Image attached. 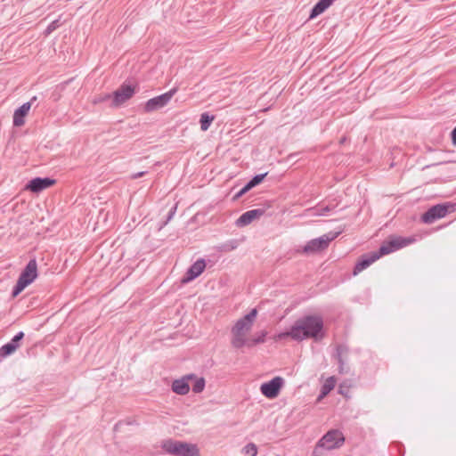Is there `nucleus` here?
Here are the masks:
<instances>
[{
	"mask_svg": "<svg viewBox=\"0 0 456 456\" xmlns=\"http://www.w3.org/2000/svg\"><path fill=\"white\" fill-rule=\"evenodd\" d=\"M336 0H319L312 8L309 19H314L324 12Z\"/></svg>",
	"mask_w": 456,
	"mask_h": 456,
	"instance_id": "nucleus-17",
	"label": "nucleus"
},
{
	"mask_svg": "<svg viewBox=\"0 0 456 456\" xmlns=\"http://www.w3.org/2000/svg\"><path fill=\"white\" fill-rule=\"evenodd\" d=\"M336 379L334 377H330L322 387L321 396H324L329 394L335 387Z\"/></svg>",
	"mask_w": 456,
	"mask_h": 456,
	"instance_id": "nucleus-21",
	"label": "nucleus"
},
{
	"mask_svg": "<svg viewBox=\"0 0 456 456\" xmlns=\"http://www.w3.org/2000/svg\"><path fill=\"white\" fill-rule=\"evenodd\" d=\"M266 334H267L266 331H265V330L261 331V333L258 336H256V338L248 339L247 346L252 347L257 344L264 343L265 340Z\"/></svg>",
	"mask_w": 456,
	"mask_h": 456,
	"instance_id": "nucleus-23",
	"label": "nucleus"
},
{
	"mask_svg": "<svg viewBox=\"0 0 456 456\" xmlns=\"http://www.w3.org/2000/svg\"><path fill=\"white\" fill-rule=\"evenodd\" d=\"M23 338H24V332L20 331L11 339L10 343L12 345H16L17 348H19L20 342L23 339Z\"/></svg>",
	"mask_w": 456,
	"mask_h": 456,
	"instance_id": "nucleus-29",
	"label": "nucleus"
},
{
	"mask_svg": "<svg viewBox=\"0 0 456 456\" xmlns=\"http://www.w3.org/2000/svg\"><path fill=\"white\" fill-rule=\"evenodd\" d=\"M55 183V180L49 177H36L28 182L26 190L38 193L43 190L51 187Z\"/></svg>",
	"mask_w": 456,
	"mask_h": 456,
	"instance_id": "nucleus-14",
	"label": "nucleus"
},
{
	"mask_svg": "<svg viewBox=\"0 0 456 456\" xmlns=\"http://www.w3.org/2000/svg\"><path fill=\"white\" fill-rule=\"evenodd\" d=\"M17 346L12 345L10 342L6 343L5 345L2 346L0 348V356L4 358L12 354H13L17 350Z\"/></svg>",
	"mask_w": 456,
	"mask_h": 456,
	"instance_id": "nucleus-20",
	"label": "nucleus"
},
{
	"mask_svg": "<svg viewBox=\"0 0 456 456\" xmlns=\"http://www.w3.org/2000/svg\"><path fill=\"white\" fill-rule=\"evenodd\" d=\"M335 206H326V207H321L317 209V215L318 216H325L328 212L334 209Z\"/></svg>",
	"mask_w": 456,
	"mask_h": 456,
	"instance_id": "nucleus-30",
	"label": "nucleus"
},
{
	"mask_svg": "<svg viewBox=\"0 0 456 456\" xmlns=\"http://www.w3.org/2000/svg\"><path fill=\"white\" fill-rule=\"evenodd\" d=\"M256 314L257 310L254 308L248 314L240 318L232 326L231 330V344L232 347L240 349L243 346H247L248 341L247 334L251 330Z\"/></svg>",
	"mask_w": 456,
	"mask_h": 456,
	"instance_id": "nucleus-3",
	"label": "nucleus"
},
{
	"mask_svg": "<svg viewBox=\"0 0 456 456\" xmlns=\"http://www.w3.org/2000/svg\"><path fill=\"white\" fill-rule=\"evenodd\" d=\"M287 338H291L293 340V333H292V328L291 327L289 328V330L278 333L275 336L274 339L276 341H278V340L285 339Z\"/></svg>",
	"mask_w": 456,
	"mask_h": 456,
	"instance_id": "nucleus-27",
	"label": "nucleus"
},
{
	"mask_svg": "<svg viewBox=\"0 0 456 456\" xmlns=\"http://www.w3.org/2000/svg\"><path fill=\"white\" fill-rule=\"evenodd\" d=\"M283 384L284 379L278 376L268 382L263 383L260 387V391L265 397L273 399L278 396Z\"/></svg>",
	"mask_w": 456,
	"mask_h": 456,
	"instance_id": "nucleus-10",
	"label": "nucleus"
},
{
	"mask_svg": "<svg viewBox=\"0 0 456 456\" xmlns=\"http://www.w3.org/2000/svg\"><path fill=\"white\" fill-rule=\"evenodd\" d=\"M110 98V94H105L103 97L95 98L94 100V103L102 102L103 101H106L107 99Z\"/></svg>",
	"mask_w": 456,
	"mask_h": 456,
	"instance_id": "nucleus-34",
	"label": "nucleus"
},
{
	"mask_svg": "<svg viewBox=\"0 0 456 456\" xmlns=\"http://www.w3.org/2000/svg\"><path fill=\"white\" fill-rule=\"evenodd\" d=\"M344 442L345 437L341 431L338 429L330 430L319 440L314 449V453H316L320 448L326 450L339 448L343 445Z\"/></svg>",
	"mask_w": 456,
	"mask_h": 456,
	"instance_id": "nucleus-6",
	"label": "nucleus"
},
{
	"mask_svg": "<svg viewBox=\"0 0 456 456\" xmlns=\"http://www.w3.org/2000/svg\"><path fill=\"white\" fill-rule=\"evenodd\" d=\"M215 118L214 115L204 112L200 115V124L202 131H207Z\"/></svg>",
	"mask_w": 456,
	"mask_h": 456,
	"instance_id": "nucleus-19",
	"label": "nucleus"
},
{
	"mask_svg": "<svg viewBox=\"0 0 456 456\" xmlns=\"http://www.w3.org/2000/svg\"><path fill=\"white\" fill-rule=\"evenodd\" d=\"M36 100L37 97L34 96L29 102L23 103L20 107L15 110L12 118L14 126H21L25 124V117L28 115L33 102Z\"/></svg>",
	"mask_w": 456,
	"mask_h": 456,
	"instance_id": "nucleus-15",
	"label": "nucleus"
},
{
	"mask_svg": "<svg viewBox=\"0 0 456 456\" xmlns=\"http://www.w3.org/2000/svg\"><path fill=\"white\" fill-rule=\"evenodd\" d=\"M450 205L437 204L428 208L422 216L421 221L425 224H432L436 220L444 217L449 213Z\"/></svg>",
	"mask_w": 456,
	"mask_h": 456,
	"instance_id": "nucleus-9",
	"label": "nucleus"
},
{
	"mask_svg": "<svg viewBox=\"0 0 456 456\" xmlns=\"http://www.w3.org/2000/svg\"><path fill=\"white\" fill-rule=\"evenodd\" d=\"M338 362V372L340 374H345L349 372V367L346 364L343 357H335Z\"/></svg>",
	"mask_w": 456,
	"mask_h": 456,
	"instance_id": "nucleus-26",
	"label": "nucleus"
},
{
	"mask_svg": "<svg viewBox=\"0 0 456 456\" xmlns=\"http://www.w3.org/2000/svg\"><path fill=\"white\" fill-rule=\"evenodd\" d=\"M163 451L172 456H200L195 444L173 439H166L161 444Z\"/></svg>",
	"mask_w": 456,
	"mask_h": 456,
	"instance_id": "nucleus-4",
	"label": "nucleus"
},
{
	"mask_svg": "<svg viewBox=\"0 0 456 456\" xmlns=\"http://www.w3.org/2000/svg\"><path fill=\"white\" fill-rule=\"evenodd\" d=\"M293 340L301 342L314 338L319 341L323 338V320L320 315H305L298 318L291 325Z\"/></svg>",
	"mask_w": 456,
	"mask_h": 456,
	"instance_id": "nucleus-1",
	"label": "nucleus"
},
{
	"mask_svg": "<svg viewBox=\"0 0 456 456\" xmlns=\"http://www.w3.org/2000/svg\"><path fill=\"white\" fill-rule=\"evenodd\" d=\"M250 189H247L246 188V185L240 189L235 195H234V199L237 200L239 198H240L243 194H245L247 191H248Z\"/></svg>",
	"mask_w": 456,
	"mask_h": 456,
	"instance_id": "nucleus-33",
	"label": "nucleus"
},
{
	"mask_svg": "<svg viewBox=\"0 0 456 456\" xmlns=\"http://www.w3.org/2000/svg\"><path fill=\"white\" fill-rule=\"evenodd\" d=\"M414 241L412 238L395 237L388 241H385L379 248V251L370 252L362 255L355 264L353 271L354 275H357L371 264L377 261L380 256L395 252L404 248Z\"/></svg>",
	"mask_w": 456,
	"mask_h": 456,
	"instance_id": "nucleus-2",
	"label": "nucleus"
},
{
	"mask_svg": "<svg viewBox=\"0 0 456 456\" xmlns=\"http://www.w3.org/2000/svg\"><path fill=\"white\" fill-rule=\"evenodd\" d=\"M176 92L177 87H174L163 94L148 100L143 107L144 111L152 112L167 106L173 98V96L176 94Z\"/></svg>",
	"mask_w": 456,
	"mask_h": 456,
	"instance_id": "nucleus-8",
	"label": "nucleus"
},
{
	"mask_svg": "<svg viewBox=\"0 0 456 456\" xmlns=\"http://www.w3.org/2000/svg\"><path fill=\"white\" fill-rule=\"evenodd\" d=\"M348 353V348L345 345H338L336 348L335 357H343L344 354Z\"/></svg>",
	"mask_w": 456,
	"mask_h": 456,
	"instance_id": "nucleus-28",
	"label": "nucleus"
},
{
	"mask_svg": "<svg viewBox=\"0 0 456 456\" xmlns=\"http://www.w3.org/2000/svg\"><path fill=\"white\" fill-rule=\"evenodd\" d=\"M175 211H176V206H174L168 212L167 218L165 224H167L174 217Z\"/></svg>",
	"mask_w": 456,
	"mask_h": 456,
	"instance_id": "nucleus-31",
	"label": "nucleus"
},
{
	"mask_svg": "<svg viewBox=\"0 0 456 456\" xmlns=\"http://www.w3.org/2000/svg\"><path fill=\"white\" fill-rule=\"evenodd\" d=\"M195 378V374L191 373L183 376L181 379H175L172 382V391L179 395H185L190 391V381Z\"/></svg>",
	"mask_w": 456,
	"mask_h": 456,
	"instance_id": "nucleus-13",
	"label": "nucleus"
},
{
	"mask_svg": "<svg viewBox=\"0 0 456 456\" xmlns=\"http://www.w3.org/2000/svg\"><path fill=\"white\" fill-rule=\"evenodd\" d=\"M206 268V261L203 258L198 259L195 263H193L190 268L187 270L185 275L182 279L183 283H188L197 277H199Z\"/></svg>",
	"mask_w": 456,
	"mask_h": 456,
	"instance_id": "nucleus-12",
	"label": "nucleus"
},
{
	"mask_svg": "<svg viewBox=\"0 0 456 456\" xmlns=\"http://www.w3.org/2000/svg\"><path fill=\"white\" fill-rule=\"evenodd\" d=\"M242 452L246 456H256L257 447L255 444L249 443L243 447Z\"/></svg>",
	"mask_w": 456,
	"mask_h": 456,
	"instance_id": "nucleus-24",
	"label": "nucleus"
},
{
	"mask_svg": "<svg viewBox=\"0 0 456 456\" xmlns=\"http://www.w3.org/2000/svg\"><path fill=\"white\" fill-rule=\"evenodd\" d=\"M264 214L265 210L262 208H256L246 211L236 220L235 224L239 227L248 225L254 220L261 217Z\"/></svg>",
	"mask_w": 456,
	"mask_h": 456,
	"instance_id": "nucleus-16",
	"label": "nucleus"
},
{
	"mask_svg": "<svg viewBox=\"0 0 456 456\" xmlns=\"http://www.w3.org/2000/svg\"><path fill=\"white\" fill-rule=\"evenodd\" d=\"M267 173L256 175L248 183L246 184L247 189H252L263 182Z\"/></svg>",
	"mask_w": 456,
	"mask_h": 456,
	"instance_id": "nucleus-22",
	"label": "nucleus"
},
{
	"mask_svg": "<svg viewBox=\"0 0 456 456\" xmlns=\"http://www.w3.org/2000/svg\"><path fill=\"white\" fill-rule=\"evenodd\" d=\"M452 141L453 145L456 146V126L452 131Z\"/></svg>",
	"mask_w": 456,
	"mask_h": 456,
	"instance_id": "nucleus-35",
	"label": "nucleus"
},
{
	"mask_svg": "<svg viewBox=\"0 0 456 456\" xmlns=\"http://www.w3.org/2000/svg\"><path fill=\"white\" fill-rule=\"evenodd\" d=\"M37 277V264L36 259H30L24 270L20 274L12 295L17 297L27 286L32 283Z\"/></svg>",
	"mask_w": 456,
	"mask_h": 456,
	"instance_id": "nucleus-5",
	"label": "nucleus"
},
{
	"mask_svg": "<svg viewBox=\"0 0 456 456\" xmlns=\"http://www.w3.org/2000/svg\"><path fill=\"white\" fill-rule=\"evenodd\" d=\"M340 233L341 232H330L319 238L313 239L305 245L303 252L309 254L323 250L327 248L330 241L335 240Z\"/></svg>",
	"mask_w": 456,
	"mask_h": 456,
	"instance_id": "nucleus-7",
	"label": "nucleus"
},
{
	"mask_svg": "<svg viewBox=\"0 0 456 456\" xmlns=\"http://www.w3.org/2000/svg\"><path fill=\"white\" fill-rule=\"evenodd\" d=\"M191 381H193L191 384V389L193 393L200 394L204 390L206 381L203 377H198L195 375V378H192Z\"/></svg>",
	"mask_w": 456,
	"mask_h": 456,
	"instance_id": "nucleus-18",
	"label": "nucleus"
},
{
	"mask_svg": "<svg viewBox=\"0 0 456 456\" xmlns=\"http://www.w3.org/2000/svg\"><path fill=\"white\" fill-rule=\"evenodd\" d=\"M134 93L135 90L134 86L123 84L118 90H116L113 93V105H121L122 103L132 98Z\"/></svg>",
	"mask_w": 456,
	"mask_h": 456,
	"instance_id": "nucleus-11",
	"label": "nucleus"
},
{
	"mask_svg": "<svg viewBox=\"0 0 456 456\" xmlns=\"http://www.w3.org/2000/svg\"><path fill=\"white\" fill-rule=\"evenodd\" d=\"M61 25V20L60 18L59 19H56L54 20H53L48 26L47 28H45V32H44V35L45 37L49 36L50 34H52L54 30H56Z\"/></svg>",
	"mask_w": 456,
	"mask_h": 456,
	"instance_id": "nucleus-25",
	"label": "nucleus"
},
{
	"mask_svg": "<svg viewBox=\"0 0 456 456\" xmlns=\"http://www.w3.org/2000/svg\"><path fill=\"white\" fill-rule=\"evenodd\" d=\"M147 173H148L147 171H141V172L134 173V174H132L130 175V178L133 179V180H135V179H138L140 177H142Z\"/></svg>",
	"mask_w": 456,
	"mask_h": 456,
	"instance_id": "nucleus-32",
	"label": "nucleus"
}]
</instances>
